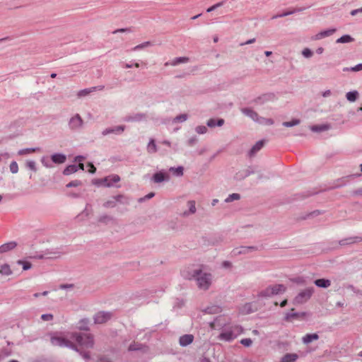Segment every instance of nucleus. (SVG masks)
Listing matches in <instances>:
<instances>
[{
  "label": "nucleus",
  "mask_w": 362,
  "mask_h": 362,
  "mask_svg": "<svg viewBox=\"0 0 362 362\" xmlns=\"http://www.w3.org/2000/svg\"><path fill=\"white\" fill-rule=\"evenodd\" d=\"M318 339L319 336L317 334H308L303 337V340L304 343L308 344L313 340H317Z\"/></svg>",
  "instance_id": "30"
},
{
  "label": "nucleus",
  "mask_w": 362,
  "mask_h": 362,
  "mask_svg": "<svg viewBox=\"0 0 362 362\" xmlns=\"http://www.w3.org/2000/svg\"><path fill=\"white\" fill-rule=\"evenodd\" d=\"M18 264L23 265V270H28L31 268L32 264L29 262L23 261V260H18Z\"/></svg>",
  "instance_id": "44"
},
{
  "label": "nucleus",
  "mask_w": 362,
  "mask_h": 362,
  "mask_svg": "<svg viewBox=\"0 0 362 362\" xmlns=\"http://www.w3.org/2000/svg\"><path fill=\"white\" fill-rule=\"evenodd\" d=\"M257 250V248L254 246L250 247H241L239 250L238 249L234 250L233 252L235 255H239V254H246L252 251Z\"/></svg>",
  "instance_id": "23"
},
{
  "label": "nucleus",
  "mask_w": 362,
  "mask_h": 362,
  "mask_svg": "<svg viewBox=\"0 0 362 362\" xmlns=\"http://www.w3.org/2000/svg\"><path fill=\"white\" fill-rule=\"evenodd\" d=\"M362 241V238L359 236L349 237L342 239L339 241V245L341 246L351 245L354 243H360Z\"/></svg>",
  "instance_id": "11"
},
{
  "label": "nucleus",
  "mask_w": 362,
  "mask_h": 362,
  "mask_svg": "<svg viewBox=\"0 0 362 362\" xmlns=\"http://www.w3.org/2000/svg\"><path fill=\"white\" fill-rule=\"evenodd\" d=\"M223 4V2H218L214 5H213L212 6L209 7L207 8L206 11L207 12H211L212 11L215 10L216 8L221 6Z\"/></svg>",
  "instance_id": "50"
},
{
  "label": "nucleus",
  "mask_w": 362,
  "mask_h": 362,
  "mask_svg": "<svg viewBox=\"0 0 362 362\" xmlns=\"http://www.w3.org/2000/svg\"><path fill=\"white\" fill-rule=\"evenodd\" d=\"M243 332L242 327L239 325H226L222 328V331L218 338L225 341H232Z\"/></svg>",
  "instance_id": "2"
},
{
  "label": "nucleus",
  "mask_w": 362,
  "mask_h": 362,
  "mask_svg": "<svg viewBox=\"0 0 362 362\" xmlns=\"http://www.w3.org/2000/svg\"><path fill=\"white\" fill-rule=\"evenodd\" d=\"M276 96L274 93H266L264 94L255 100V103L257 104H263L265 102L274 100Z\"/></svg>",
  "instance_id": "10"
},
{
  "label": "nucleus",
  "mask_w": 362,
  "mask_h": 362,
  "mask_svg": "<svg viewBox=\"0 0 362 362\" xmlns=\"http://www.w3.org/2000/svg\"><path fill=\"white\" fill-rule=\"evenodd\" d=\"M224 124V120L223 119H218V120L215 119H210L208 122L207 125L209 127H214L215 126L221 127Z\"/></svg>",
  "instance_id": "27"
},
{
  "label": "nucleus",
  "mask_w": 362,
  "mask_h": 362,
  "mask_svg": "<svg viewBox=\"0 0 362 362\" xmlns=\"http://www.w3.org/2000/svg\"><path fill=\"white\" fill-rule=\"evenodd\" d=\"M300 124V120L298 119H294L291 122H283V125L286 127H293Z\"/></svg>",
  "instance_id": "43"
},
{
  "label": "nucleus",
  "mask_w": 362,
  "mask_h": 362,
  "mask_svg": "<svg viewBox=\"0 0 362 362\" xmlns=\"http://www.w3.org/2000/svg\"><path fill=\"white\" fill-rule=\"evenodd\" d=\"M83 120L81 117L76 114L70 119L69 127L71 130H78L83 126Z\"/></svg>",
  "instance_id": "6"
},
{
  "label": "nucleus",
  "mask_w": 362,
  "mask_h": 362,
  "mask_svg": "<svg viewBox=\"0 0 362 362\" xmlns=\"http://www.w3.org/2000/svg\"><path fill=\"white\" fill-rule=\"evenodd\" d=\"M104 206L106 208H113L116 206L117 205V201L115 199V197H113L112 199L107 201L104 203Z\"/></svg>",
  "instance_id": "39"
},
{
  "label": "nucleus",
  "mask_w": 362,
  "mask_h": 362,
  "mask_svg": "<svg viewBox=\"0 0 362 362\" xmlns=\"http://www.w3.org/2000/svg\"><path fill=\"white\" fill-rule=\"evenodd\" d=\"M76 160L78 162V168L81 170H84V165L81 163L84 160V158L83 156H78Z\"/></svg>",
  "instance_id": "55"
},
{
  "label": "nucleus",
  "mask_w": 362,
  "mask_h": 362,
  "mask_svg": "<svg viewBox=\"0 0 362 362\" xmlns=\"http://www.w3.org/2000/svg\"><path fill=\"white\" fill-rule=\"evenodd\" d=\"M153 180L156 183H160L163 181H168L170 180V175L168 173L160 171L156 173L153 176Z\"/></svg>",
  "instance_id": "9"
},
{
  "label": "nucleus",
  "mask_w": 362,
  "mask_h": 362,
  "mask_svg": "<svg viewBox=\"0 0 362 362\" xmlns=\"http://www.w3.org/2000/svg\"><path fill=\"white\" fill-rule=\"evenodd\" d=\"M199 274L196 276V281L198 287L202 290H207L210 287L212 281V275L210 273L203 272L202 269H199Z\"/></svg>",
  "instance_id": "3"
},
{
  "label": "nucleus",
  "mask_w": 362,
  "mask_h": 362,
  "mask_svg": "<svg viewBox=\"0 0 362 362\" xmlns=\"http://www.w3.org/2000/svg\"><path fill=\"white\" fill-rule=\"evenodd\" d=\"M77 168L78 167L76 165H69L64 169V174L70 175L71 173H74L77 171Z\"/></svg>",
  "instance_id": "36"
},
{
  "label": "nucleus",
  "mask_w": 362,
  "mask_h": 362,
  "mask_svg": "<svg viewBox=\"0 0 362 362\" xmlns=\"http://www.w3.org/2000/svg\"><path fill=\"white\" fill-rule=\"evenodd\" d=\"M187 119V114H181L175 117L174 122H182L185 121Z\"/></svg>",
  "instance_id": "45"
},
{
  "label": "nucleus",
  "mask_w": 362,
  "mask_h": 362,
  "mask_svg": "<svg viewBox=\"0 0 362 362\" xmlns=\"http://www.w3.org/2000/svg\"><path fill=\"white\" fill-rule=\"evenodd\" d=\"M240 343L245 346H250L252 343V341L249 339V338H247V339H243L241 341H240Z\"/></svg>",
  "instance_id": "53"
},
{
  "label": "nucleus",
  "mask_w": 362,
  "mask_h": 362,
  "mask_svg": "<svg viewBox=\"0 0 362 362\" xmlns=\"http://www.w3.org/2000/svg\"><path fill=\"white\" fill-rule=\"evenodd\" d=\"M272 296L274 295L269 286L259 291V293H258V296L259 297L269 298Z\"/></svg>",
  "instance_id": "28"
},
{
  "label": "nucleus",
  "mask_w": 362,
  "mask_h": 362,
  "mask_svg": "<svg viewBox=\"0 0 362 362\" xmlns=\"http://www.w3.org/2000/svg\"><path fill=\"white\" fill-rule=\"evenodd\" d=\"M315 284L321 288H328L331 285V281L328 279H319L315 281Z\"/></svg>",
  "instance_id": "25"
},
{
  "label": "nucleus",
  "mask_w": 362,
  "mask_h": 362,
  "mask_svg": "<svg viewBox=\"0 0 362 362\" xmlns=\"http://www.w3.org/2000/svg\"><path fill=\"white\" fill-rule=\"evenodd\" d=\"M125 127L123 125L117 126L112 128H107L103 131L102 134L106 136L109 134H121L124 132Z\"/></svg>",
  "instance_id": "12"
},
{
  "label": "nucleus",
  "mask_w": 362,
  "mask_h": 362,
  "mask_svg": "<svg viewBox=\"0 0 362 362\" xmlns=\"http://www.w3.org/2000/svg\"><path fill=\"white\" fill-rule=\"evenodd\" d=\"M336 32V29H329L327 30L322 31L323 35L325 37L332 35Z\"/></svg>",
  "instance_id": "52"
},
{
  "label": "nucleus",
  "mask_w": 362,
  "mask_h": 362,
  "mask_svg": "<svg viewBox=\"0 0 362 362\" xmlns=\"http://www.w3.org/2000/svg\"><path fill=\"white\" fill-rule=\"evenodd\" d=\"M51 343L54 346L69 347L80 349H89L93 346V338L90 334L71 333L64 334L62 332L54 333L51 336Z\"/></svg>",
  "instance_id": "1"
},
{
  "label": "nucleus",
  "mask_w": 362,
  "mask_h": 362,
  "mask_svg": "<svg viewBox=\"0 0 362 362\" xmlns=\"http://www.w3.org/2000/svg\"><path fill=\"white\" fill-rule=\"evenodd\" d=\"M81 183L80 181L78 180H74V181H72V182H70L69 184L66 185V187H76V186H78L80 185Z\"/></svg>",
  "instance_id": "60"
},
{
  "label": "nucleus",
  "mask_w": 362,
  "mask_h": 362,
  "mask_svg": "<svg viewBox=\"0 0 362 362\" xmlns=\"http://www.w3.org/2000/svg\"><path fill=\"white\" fill-rule=\"evenodd\" d=\"M187 206L189 208L188 211H185L183 212L182 216L185 217H187L189 215L195 214L197 209H196V203L194 201L191 200L187 202Z\"/></svg>",
  "instance_id": "15"
},
{
  "label": "nucleus",
  "mask_w": 362,
  "mask_h": 362,
  "mask_svg": "<svg viewBox=\"0 0 362 362\" xmlns=\"http://www.w3.org/2000/svg\"><path fill=\"white\" fill-rule=\"evenodd\" d=\"M313 52L308 48H305L303 50V55L305 57H307V58L311 57L313 56Z\"/></svg>",
  "instance_id": "49"
},
{
  "label": "nucleus",
  "mask_w": 362,
  "mask_h": 362,
  "mask_svg": "<svg viewBox=\"0 0 362 362\" xmlns=\"http://www.w3.org/2000/svg\"><path fill=\"white\" fill-rule=\"evenodd\" d=\"M51 159H52V162H54L55 163L60 164V163H63L65 162L66 156L63 154L57 153V154H54L53 156H52Z\"/></svg>",
  "instance_id": "26"
},
{
  "label": "nucleus",
  "mask_w": 362,
  "mask_h": 362,
  "mask_svg": "<svg viewBox=\"0 0 362 362\" xmlns=\"http://www.w3.org/2000/svg\"><path fill=\"white\" fill-rule=\"evenodd\" d=\"M303 8H293L292 10H289V11H285L282 13H278L276 15H274L272 16V19H275V18H281V17H284V16H288V15H291V14H293L296 12H300V11H303Z\"/></svg>",
  "instance_id": "21"
},
{
  "label": "nucleus",
  "mask_w": 362,
  "mask_h": 362,
  "mask_svg": "<svg viewBox=\"0 0 362 362\" xmlns=\"http://www.w3.org/2000/svg\"><path fill=\"white\" fill-rule=\"evenodd\" d=\"M199 269H194V268H191V267H187L185 269H183L182 272H181V274H182V276L186 279H189V280H191L192 279H194L196 278V276H197V274H199Z\"/></svg>",
  "instance_id": "8"
},
{
  "label": "nucleus",
  "mask_w": 362,
  "mask_h": 362,
  "mask_svg": "<svg viewBox=\"0 0 362 362\" xmlns=\"http://www.w3.org/2000/svg\"><path fill=\"white\" fill-rule=\"evenodd\" d=\"M129 351H141L145 353L148 351V347L138 342H134L129 346Z\"/></svg>",
  "instance_id": "18"
},
{
  "label": "nucleus",
  "mask_w": 362,
  "mask_h": 362,
  "mask_svg": "<svg viewBox=\"0 0 362 362\" xmlns=\"http://www.w3.org/2000/svg\"><path fill=\"white\" fill-rule=\"evenodd\" d=\"M194 339V337L192 334H185L180 338V344L181 346H185L190 344Z\"/></svg>",
  "instance_id": "20"
},
{
  "label": "nucleus",
  "mask_w": 362,
  "mask_h": 362,
  "mask_svg": "<svg viewBox=\"0 0 362 362\" xmlns=\"http://www.w3.org/2000/svg\"><path fill=\"white\" fill-rule=\"evenodd\" d=\"M298 358L296 354H287L281 359V362H294Z\"/></svg>",
  "instance_id": "29"
},
{
  "label": "nucleus",
  "mask_w": 362,
  "mask_h": 362,
  "mask_svg": "<svg viewBox=\"0 0 362 362\" xmlns=\"http://www.w3.org/2000/svg\"><path fill=\"white\" fill-rule=\"evenodd\" d=\"M188 62H189V58L188 57H178V58L175 59L170 63V64L173 65V66H176V65H177L179 64L187 63Z\"/></svg>",
  "instance_id": "37"
},
{
  "label": "nucleus",
  "mask_w": 362,
  "mask_h": 362,
  "mask_svg": "<svg viewBox=\"0 0 362 362\" xmlns=\"http://www.w3.org/2000/svg\"><path fill=\"white\" fill-rule=\"evenodd\" d=\"M0 273L4 275H9L11 274V270L8 264H4L1 267Z\"/></svg>",
  "instance_id": "41"
},
{
  "label": "nucleus",
  "mask_w": 362,
  "mask_h": 362,
  "mask_svg": "<svg viewBox=\"0 0 362 362\" xmlns=\"http://www.w3.org/2000/svg\"><path fill=\"white\" fill-rule=\"evenodd\" d=\"M147 151L149 153H154L157 151V146L156 145L154 139H152L150 140L147 146Z\"/></svg>",
  "instance_id": "33"
},
{
  "label": "nucleus",
  "mask_w": 362,
  "mask_h": 362,
  "mask_svg": "<svg viewBox=\"0 0 362 362\" xmlns=\"http://www.w3.org/2000/svg\"><path fill=\"white\" fill-rule=\"evenodd\" d=\"M261 121L259 122L263 123L264 122L266 124H272L274 123L273 120L272 119H264L261 118Z\"/></svg>",
  "instance_id": "62"
},
{
  "label": "nucleus",
  "mask_w": 362,
  "mask_h": 362,
  "mask_svg": "<svg viewBox=\"0 0 362 362\" xmlns=\"http://www.w3.org/2000/svg\"><path fill=\"white\" fill-rule=\"evenodd\" d=\"M119 177L117 175L107 176L105 178L99 179L97 180V184L104 185L106 187H111L114 183L119 182Z\"/></svg>",
  "instance_id": "5"
},
{
  "label": "nucleus",
  "mask_w": 362,
  "mask_h": 362,
  "mask_svg": "<svg viewBox=\"0 0 362 362\" xmlns=\"http://www.w3.org/2000/svg\"><path fill=\"white\" fill-rule=\"evenodd\" d=\"M112 314L110 313L98 312L94 317L95 324H103L110 320Z\"/></svg>",
  "instance_id": "7"
},
{
  "label": "nucleus",
  "mask_w": 362,
  "mask_h": 362,
  "mask_svg": "<svg viewBox=\"0 0 362 362\" xmlns=\"http://www.w3.org/2000/svg\"><path fill=\"white\" fill-rule=\"evenodd\" d=\"M222 266L225 268H230L232 267V264L231 262H228V261H224L223 263H222Z\"/></svg>",
  "instance_id": "64"
},
{
  "label": "nucleus",
  "mask_w": 362,
  "mask_h": 362,
  "mask_svg": "<svg viewBox=\"0 0 362 362\" xmlns=\"http://www.w3.org/2000/svg\"><path fill=\"white\" fill-rule=\"evenodd\" d=\"M87 167L88 168V171L90 173H94L96 170L95 167L90 163L88 164Z\"/></svg>",
  "instance_id": "61"
},
{
  "label": "nucleus",
  "mask_w": 362,
  "mask_h": 362,
  "mask_svg": "<svg viewBox=\"0 0 362 362\" xmlns=\"http://www.w3.org/2000/svg\"><path fill=\"white\" fill-rule=\"evenodd\" d=\"M240 199V195L238 193H233L229 195L225 200L226 202H231L234 200H239Z\"/></svg>",
  "instance_id": "42"
},
{
  "label": "nucleus",
  "mask_w": 362,
  "mask_h": 362,
  "mask_svg": "<svg viewBox=\"0 0 362 362\" xmlns=\"http://www.w3.org/2000/svg\"><path fill=\"white\" fill-rule=\"evenodd\" d=\"M41 319L44 321H49L53 319V315L51 314H44L41 316Z\"/></svg>",
  "instance_id": "57"
},
{
  "label": "nucleus",
  "mask_w": 362,
  "mask_h": 362,
  "mask_svg": "<svg viewBox=\"0 0 362 362\" xmlns=\"http://www.w3.org/2000/svg\"><path fill=\"white\" fill-rule=\"evenodd\" d=\"M241 111L243 114L251 117L253 120L259 121V115L253 110L248 108V107H245V108H243L241 110Z\"/></svg>",
  "instance_id": "19"
},
{
  "label": "nucleus",
  "mask_w": 362,
  "mask_h": 362,
  "mask_svg": "<svg viewBox=\"0 0 362 362\" xmlns=\"http://www.w3.org/2000/svg\"><path fill=\"white\" fill-rule=\"evenodd\" d=\"M183 170H184V168L181 166H180L178 168L171 167L169 169V171L172 172L176 176H182L183 175Z\"/></svg>",
  "instance_id": "34"
},
{
  "label": "nucleus",
  "mask_w": 362,
  "mask_h": 362,
  "mask_svg": "<svg viewBox=\"0 0 362 362\" xmlns=\"http://www.w3.org/2000/svg\"><path fill=\"white\" fill-rule=\"evenodd\" d=\"M264 141H259L253 147L251 148V150L249 152L250 157H253L255 156V154L264 146Z\"/></svg>",
  "instance_id": "22"
},
{
  "label": "nucleus",
  "mask_w": 362,
  "mask_h": 362,
  "mask_svg": "<svg viewBox=\"0 0 362 362\" xmlns=\"http://www.w3.org/2000/svg\"><path fill=\"white\" fill-rule=\"evenodd\" d=\"M220 321H221V317L216 318L213 322H211L210 324L211 327L212 329H215V328H216V327L221 326V324Z\"/></svg>",
  "instance_id": "48"
},
{
  "label": "nucleus",
  "mask_w": 362,
  "mask_h": 362,
  "mask_svg": "<svg viewBox=\"0 0 362 362\" xmlns=\"http://www.w3.org/2000/svg\"><path fill=\"white\" fill-rule=\"evenodd\" d=\"M17 244L16 242H10L0 246V253H4L11 250H13L16 247Z\"/></svg>",
  "instance_id": "24"
},
{
  "label": "nucleus",
  "mask_w": 362,
  "mask_h": 362,
  "mask_svg": "<svg viewBox=\"0 0 362 362\" xmlns=\"http://www.w3.org/2000/svg\"><path fill=\"white\" fill-rule=\"evenodd\" d=\"M39 150H40L39 148H25V149L20 150L18 152V154L19 156H24V155H26V154H30V153H33L37 152Z\"/></svg>",
  "instance_id": "38"
},
{
  "label": "nucleus",
  "mask_w": 362,
  "mask_h": 362,
  "mask_svg": "<svg viewBox=\"0 0 362 362\" xmlns=\"http://www.w3.org/2000/svg\"><path fill=\"white\" fill-rule=\"evenodd\" d=\"M111 219H112L111 217H110L109 216L105 215V216H103L100 217L99 219H98V221L101 222V223H107Z\"/></svg>",
  "instance_id": "54"
},
{
  "label": "nucleus",
  "mask_w": 362,
  "mask_h": 362,
  "mask_svg": "<svg viewBox=\"0 0 362 362\" xmlns=\"http://www.w3.org/2000/svg\"><path fill=\"white\" fill-rule=\"evenodd\" d=\"M146 115L143 113H136L133 115H128L125 117L124 121L126 122H139L146 119Z\"/></svg>",
  "instance_id": "13"
},
{
  "label": "nucleus",
  "mask_w": 362,
  "mask_h": 362,
  "mask_svg": "<svg viewBox=\"0 0 362 362\" xmlns=\"http://www.w3.org/2000/svg\"><path fill=\"white\" fill-rule=\"evenodd\" d=\"M26 165L28 168H29L30 170L33 171H36V167H35V163L34 161H28L26 163Z\"/></svg>",
  "instance_id": "56"
},
{
  "label": "nucleus",
  "mask_w": 362,
  "mask_h": 362,
  "mask_svg": "<svg viewBox=\"0 0 362 362\" xmlns=\"http://www.w3.org/2000/svg\"><path fill=\"white\" fill-rule=\"evenodd\" d=\"M354 40V39L353 37H351L350 35H344V36L341 37L340 38H339L337 40V43H346V42H353Z\"/></svg>",
  "instance_id": "35"
},
{
  "label": "nucleus",
  "mask_w": 362,
  "mask_h": 362,
  "mask_svg": "<svg viewBox=\"0 0 362 362\" xmlns=\"http://www.w3.org/2000/svg\"><path fill=\"white\" fill-rule=\"evenodd\" d=\"M322 38H325L322 31L320 32L319 33L316 34L315 35H314L311 37V39L313 40H321Z\"/></svg>",
  "instance_id": "58"
},
{
  "label": "nucleus",
  "mask_w": 362,
  "mask_h": 362,
  "mask_svg": "<svg viewBox=\"0 0 362 362\" xmlns=\"http://www.w3.org/2000/svg\"><path fill=\"white\" fill-rule=\"evenodd\" d=\"M151 45V42H145L144 43H141L140 45H138L136 46H135L132 50L134 51H137V50H140L141 49H144L148 46Z\"/></svg>",
  "instance_id": "46"
},
{
  "label": "nucleus",
  "mask_w": 362,
  "mask_h": 362,
  "mask_svg": "<svg viewBox=\"0 0 362 362\" xmlns=\"http://www.w3.org/2000/svg\"><path fill=\"white\" fill-rule=\"evenodd\" d=\"M313 132H323L329 129V125L322 124V125H313L310 127Z\"/></svg>",
  "instance_id": "32"
},
{
  "label": "nucleus",
  "mask_w": 362,
  "mask_h": 362,
  "mask_svg": "<svg viewBox=\"0 0 362 362\" xmlns=\"http://www.w3.org/2000/svg\"><path fill=\"white\" fill-rule=\"evenodd\" d=\"M358 93L356 90L349 92L346 93V97L347 100L350 102L356 101L358 98Z\"/></svg>",
  "instance_id": "31"
},
{
  "label": "nucleus",
  "mask_w": 362,
  "mask_h": 362,
  "mask_svg": "<svg viewBox=\"0 0 362 362\" xmlns=\"http://www.w3.org/2000/svg\"><path fill=\"white\" fill-rule=\"evenodd\" d=\"M269 286L274 296L283 293L286 291V286L284 284H274Z\"/></svg>",
  "instance_id": "14"
},
{
  "label": "nucleus",
  "mask_w": 362,
  "mask_h": 362,
  "mask_svg": "<svg viewBox=\"0 0 362 362\" xmlns=\"http://www.w3.org/2000/svg\"><path fill=\"white\" fill-rule=\"evenodd\" d=\"M115 197V199L117 201V203L119 202L120 204H128V199L124 196V195H122V194H119V195H117Z\"/></svg>",
  "instance_id": "40"
},
{
  "label": "nucleus",
  "mask_w": 362,
  "mask_h": 362,
  "mask_svg": "<svg viewBox=\"0 0 362 362\" xmlns=\"http://www.w3.org/2000/svg\"><path fill=\"white\" fill-rule=\"evenodd\" d=\"M298 316V313H288L286 315V320H291L292 319H294V318H297Z\"/></svg>",
  "instance_id": "59"
},
{
  "label": "nucleus",
  "mask_w": 362,
  "mask_h": 362,
  "mask_svg": "<svg viewBox=\"0 0 362 362\" xmlns=\"http://www.w3.org/2000/svg\"><path fill=\"white\" fill-rule=\"evenodd\" d=\"M362 70V64H359L356 65V66L351 68V71H358Z\"/></svg>",
  "instance_id": "63"
},
{
  "label": "nucleus",
  "mask_w": 362,
  "mask_h": 362,
  "mask_svg": "<svg viewBox=\"0 0 362 362\" xmlns=\"http://www.w3.org/2000/svg\"><path fill=\"white\" fill-rule=\"evenodd\" d=\"M314 291L315 289L313 287H308L302 290L293 299V303L303 304L306 303L311 298Z\"/></svg>",
  "instance_id": "4"
},
{
  "label": "nucleus",
  "mask_w": 362,
  "mask_h": 362,
  "mask_svg": "<svg viewBox=\"0 0 362 362\" xmlns=\"http://www.w3.org/2000/svg\"><path fill=\"white\" fill-rule=\"evenodd\" d=\"M103 88H104V86H100L92 87L90 88L83 89V90H80L78 93V97H84L93 91H95L97 90H103Z\"/></svg>",
  "instance_id": "16"
},
{
  "label": "nucleus",
  "mask_w": 362,
  "mask_h": 362,
  "mask_svg": "<svg viewBox=\"0 0 362 362\" xmlns=\"http://www.w3.org/2000/svg\"><path fill=\"white\" fill-rule=\"evenodd\" d=\"M196 132L198 134H204L207 132V128L205 126H198L196 128Z\"/></svg>",
  "instance_id": "51"
},
{
  "label": "nucleus",
  "mask_w": 362,
  "mask_h": 362,
  "mask_svg": "<svg viewBox=\"0 0 362 362\" xmlns=\"http://www.w3.org/2000/svg\"><path fill=\"white\" fill-rule=\"evenodd\" d=\"M60 255H61V253L59 252H50L47 251L45 253V255H35L33 257L35 259H45V258L51 259V258H56L57 257H59Z\"/></svg>",
  "instance_id": "17"
},
{
  "label": "nucleus",
  "mask_w": 362,
  "mask_h": 362,
  "mask_svg": "<svg viewBox=\"0 0 362 362\" xmlns=\"http://www.w3.org/2000/svg\"><path fill=\"white\" fill-rule=\"evenodd\" d=\"M9 168L12 173H16L18 171V165L16 161H12L10 164Z\"/></svg>",
  "instance_id": "47"
}]
</instances>
